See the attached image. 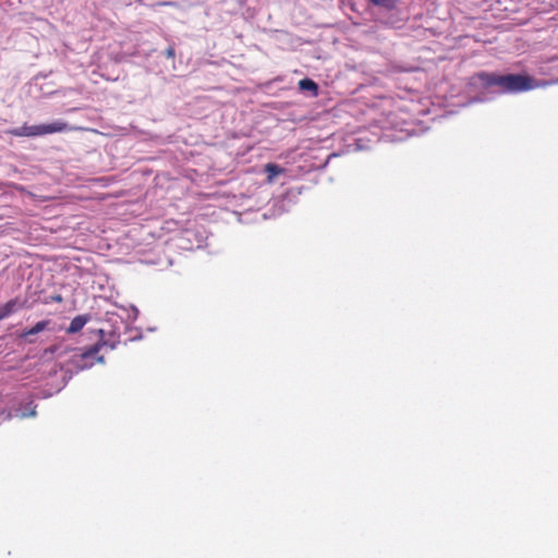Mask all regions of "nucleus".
<instances>
[{"mask_svg": "<svg viewBox=\"0 0 558 558\" xmlns=\"http://www.w3.org/2000/svg\"><path fill=\"white\" fill-rule=\"evenodd\" d=\"M106 342H107L106 347H109L111 350H113L120 343V336L117 335L116 332H110L109 337L106 338Z\"/></svg>", "mask_w": 558, "mask_h": 558, "instance_id": "obj_11", "label": "nucleus"}, {"mask_svg": "<svg viewBox=\"0 0 558 558\" xmlns=\"http://www.w3.org/2000/svg\"><path fill=\"white\" fill-rule=\"evenodd\" d=\"M104 348V342L101 343H94L88 349L82 351L78 354H75L74 363L77 368L85 369L88 367H92L95 362L104 363L105 357L104 355L99 354V351Z\"/></svg>", "mask_w": 558, "mask_h": 558, "instance_id": "obj_2", "label": "nucleus"}, {"mask_svg": "<svg viewBox=\"0 0 558 558\" xmlns=\"http://www.w3.org/2000/svg\"><path fill=\"white\" fill-rule=\"evenodd\" d=\"M299 90L308 94L312 97H316L319 93V85L310 77H304L298 83Z\"/></svg>", "mask_w": 558, "mask_h": 558, "instance_id": "obj_6", "label": "nucleus"}, {"mask_svg": "<svg viewBox=\"0 0 558 558\" xmlns=\"http://www.w3.org/2000/svg\"><path fill=\"white\" fill-rule=\"evenodd\" d=\"M472 85L488 94H518L523 92V72L504 73L481 71L472 76Z\"/></svg>", "mask_w": 558, "mask_h": 558, "instance_id": "obj_1", "label": "nucleus"}, {"mask_svg": "<svg viewBox=\"0 0 558 558\" xmlns=\"http://www.w3.org/2000/svg\"><path fill=\"white\" fill-rule=\"evenodd\" d=\"M93 332L98 337V339L95 343L104 342V347L107 345L106 331L104 329H95V330H93Z\"/></svg>", "mask_w": 558, "mask_h": 558, "instance_id": "obj_12", "label": "nucleus"}, {"mask_svg": "<svg viewBox=\"0 0 558 558\" xmlns=\"http://www.w3.org/2000/svg\"><path fill=\"white\" fill-rule=\"evenodd\" d=\"M47 351L53 353L56 351V347H50Z\"/></svg>", "mask_w": 558, "mask_h": 558, "instance_id": "obj_16", "label": "nucleus"}, {"mask_svg": "<svg viewBox=\"0 0 558 558\" xmlns=\"http://www.w3.org/2000/svg\"><path fill=\"white\" fill-rule=\"evenodd\" d=\"M283 171H284V169L277 163L269 162L265 166V172L267 173V178L269 181L274 180L277 175L281 174Z\"/></svg>", "mask_w": 558, "mask_h": 558, "instance_id": "obj_9", "label": "nucleus"}, {"mask_svg": "<svg viewBox=\"0 0 558 558\" xmlns=\"http://www.w3.org/2000/svg\"><path fill=\"white\" fill-rule=\"evenodd\" d=\"M524 83H525V90L532 89L535 87V85L533 84V78L527 75H525Z\"/></svg>", "mask_w": 558, "mask_h": 558, "instance_id": "obj_14", "label": "nucleus"}, {"mask_svg": "<svg viewBox=\"0 0 558 558\" xmlns=\"http://www.w3.org/2000/svg\"><path fill=\"white\" fill-rule=\"evenodd\" d=\"M14 186H15L16 190H20V191L24 190L23 186H19V185H14Z\"/></svg>", "mask_w": 558, "mask_h": 558, "instance_id": "obj_17", "label": "nucleus"}, {"mask_svg": "<svg viewBox=\"0 0 558 558\" xmlns=\"http://www.w3.org/2000/svg\"><path fill=\"white\" fill-rule=\"evenodd\" d=\"M371 4L383 8L388 11H392L397 8L401 0H367Z\"/></svg>", "mask_w": 558, "mask_h": 558, "instance_id": "obj_8", "label": "nucleus"}, {"mask_svg": "<svg viewBox=\"0 0 558 558\" xmlns=\"http://www.w3.org/2000/svg\"><path fill=\"white\" fill-rule=\"evenodd\" d=\"M27 302V299L22 300L19 296H16L4 304H0V320L9 317L10 315H12L13 313L21 308L28 307Z\"/></svg>", "mask_w": 558, "mask_h": 558, "instance_id": "obj_4", "label": "nucleus"}, {"mask_svg": "<svg viewBox=\"0 0 558 558\" xmlns=\"http://www.w3.org/2000/svg\"><path fill=\"white\" fill-rule=\"evenodd\" d=\"M50 302L61 303L63 301V298L61 294H53L49 296Z\"/></svg>", "mask_w": 558, "mask_h": 558, "instance_id": "obj_15", "label": "nucleus"}, {"mask_svg": "<svg viewBox=\"0 0 558 558\" xmlns=\"http://www.w3.org/2000/svg\"><path fill=\"white\" fill-rule=\"evenodd\" d=\"M50 324L49 319L37 322L32 328L23 330L20 335V339H24L27 343H34L35 340L32 339V336H35L45 329H47Z\"/></svg>", "mask_w": 558, "mask_h": 558, "instance_id": "obj_5", "label": "nucleus"}, {"mask_svg": "<svg viewBox=\"0 0 558 558\" xmlns=\"http://www.w3.org/2000/svg\"><path fill=\"white\" fill-rule=\"evenodd\" d=\"M90 318H92L90 314L75 316L71 320L69 327L66 328V332L70 335L77 333L90 320Z\"/></svg>", "mask_w": 558, "mask_h": 558, "instance_id": "obj_7", "label": "nucleus"}, {"mask_svg": "<svg viewBox=\"0 0 558 558\" xmlns=\"http://www.w3.org/2000/svg\"><path fill=\"white\" fill-rule=\"evenodd\" d=\"M32 137L43 136L46 134L61 133L70 130L66 122L57 120L47 124L29 125Z\"/></svg>", "mask_w": 558, "mask_h": 558, "instance_id": "obj_3", "label": "nucleus"}, {"mask_svg": "<svg viewBox=\"0 0 558 558\" xmlns=\"http://www.w3.org/2000/svg\"><path fill=\"white\" fill-rule=\"evenodd\" d=\"M8 134H11L13 136H25V137H32V132L29 130V125L24 123L20 128H14L7 131Z\"/></svg>", "mask_w": 558, "mask_h": 558, "instance_id": "obj_10", "label": "nucleus"}, {"mask_svg": "<svg viewBox=\"0 0 558 558\" xmlns=\"http://www.w3.org/2000/svg\"><path fill=\"white\" fill-rule=\"evenodd\" d=\"M165 56H166L168 59H173V58H174V56H175L174 47H173V46H169V47L165 50Z\"/></svg>", "mask_w": 558, "mask_h": 558, "instance_id": "obj_13", "label": "nucleus"}]
</instances>
